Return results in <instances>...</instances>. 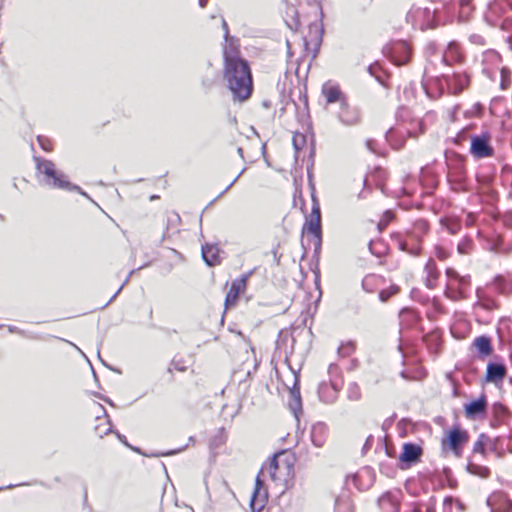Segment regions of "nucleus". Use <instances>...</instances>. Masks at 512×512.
Here are the masks:
<instances>
[{
  "instance_id": "1",
  "label": "nucleus",
  "mask_w": 512,
  "mask_h": 512,
  "mask_svg": "<svg viewBox=\"0 0 512 512\" xmlns=\"http://www.w3.org/2000/svg\"><path fill=\"white\" fill-rule=\"evenodd\" d=\"M223 78L234 100L246 101L253 92V77L249 62L244 59L229 58L224 62Z\"/></svg>"
},
{
  "instance_id": "2",
  "label": "nucleus",
  "mask_w": 512,
  "mask_h": 512,
  "mask_svg": "<svg viewBox=\"0 0 512 512\" xmlns=\"http://www.w3.org/2000/svg\"><path fill=\"white\" fill-rule=\"evenodd\" d=\"M34 160L36 162L38 181L41 185L56 189L78 191L87 197V194L79 186L65 179L64 174L56 169L55 164L51 160L41 157H34Z\"/></svg>"
},
{
  "instance_id": "3",
  "label": "nucleus",
  "mask_w": 512,
  "mask_h": 512,
  "mask_svg": "<svg viewBox=\"0 0 512 512\" xmlns=\"http://www.w3.org/2000/svg\"><path fill=\"white\" fill-rule=\"evenodd\" d=\"M302 233L311 234L315 247V253L321 249L322 230H321V211L317 201L314 200L311 213L306 217Z\"/></svg>"
},
{
  "instance_id": "4",
  "label": "nucleus",
  "mask_w": 512,
  "mask_h": 512,
  "mask_svg": "<svg viewBox=\"0 0 512 512\" xmlns=\"http://www.w3.org/2000/svg\"><path fill=\"white\" fill-rule=\"evenodd\" d=\"M483 249L496 254L508 255L512 253V241H507L504 236L492 233L482 237Z\"/></svg>"
},
{
  "instance_id": "5",
  "label": "nucleus",
  "mask_w": 512,
  "mask_h": 512,
  "mask_svg": "<svg viewBox=\"0 0 512 512\" xmlns=\"http://www.w3.org/2000/svg\"><path fill=\"white\" fill-rule=\"evenodd\" d=\"M470 152L477 159L493 156L494 149L490 144V135L482 133L471 136Z\"/></svg>"
},
{
  "instance_id": "6",
  "label": "nucleus",
  "mask_w": 512,
  "mask_h": 512,
  "mask_svg": "<svg viewBox=\"0 0 512 512\" xmlns=\"http://www.w3.org/2000/svg\"><path fill=\"white\" fill-rule=\"evenodd\" d=\"M415 14L417 17L422 18L424 21L421 24V29L434 28L439 25V23L445 18H448L443 10L438 6H435L434 8H418L415 11Z\"/></svg>"
},
{
  "instance_id": "7",
  "label": "nucleus",
  "mask_w": 512,
  "mask_h": 512,
  "mask_svg": "<svg viewBox=\"0 0 512 512\" xmlns=\"http://www.w3.org/2000/svg\"><path fill=\"white\" fill-rule=\"evenodd\" d=\"M469 435L466 430L461 429L459 426H454L447 434L446 439L443 440V445L448 444L449 448L459 456L462 447L468 442Z\"/></svg>"
},
{
  "instance_id": "8",
  "label": "nucleus",
  "mask_w": 512,
  "mask_h": 512,
  "mask_svg": "<svg viewBox=\"0 0 512 512\" xmlns=\"http://www.w3.org/2000/svg\"><path fill=\"white\" fill-rule=\"evenodd\" d=\"M448 181L452 185V189L455 191L467 190L465 183V169L462 158L458 157L456 163L450 166Z\"/></svg>"
},
{
  "instance_id": "9",
  "label": "nucleus",
  "mask_w": 512,
  "mask_h": 512,
  "mask_svg": "<svg viewBox=\"0 0 512 512\" xmlns=\"http://www.w3.org/2000/svg\"><path fill=\"white\" fill-rule=\"evenodd\" d=\"M284 454V452L274 454L271 457L269 463L267 465L262 466L265 467V472L267 471L269 473L270 478L275 482L282 480L281 474L283 470L287 471V473H289L291 470V465L289 462H285L282 464L280 463L279 459Z\"/></svg>"
},
{
  "instance_id": "10",
  "label": "nucleus",
  "mask_w": 512,
  "mask_h": 512,
  "mask_svg": "<svg viewBox=\"0 0 512 512\" xmlns=\"http://www.w3.org/2000/svg\"><path fill=\"white\" fill-rule=\"evenodd\" d=\"M389 50L390 59L397 66L407 64L411 58V49L404 41L394 43Z\"/></svg>"
},
{
  "instance_id": "11",
  "label": "nucleus",
  "mask_w": 512,
  "mask_h": 512,
  "mask_svg": "<svg viewBox=\"0 0 512 512\" xmlns=\"http://www.w3.org/2000/svg\"><path fill=\"white\" fill-rule=\"evenodd\" d=\"M443 79L449 90L455 95L460 94L470 82V77L465 72H454L452 75H443Z\"/></svg>"
},
{
  "instance_id": "12",
  "label": "nucleus",
  "mask_w": 512,
  "mask_h": 512,
  "mask_svg": "<svg viewBox=\"0 0 512 512\" xmlns=\"http://www.w3.org/2000/svg\"><path fill=\"white\" fill-rule=\"evenodd\" d=\"M338 120L346 125L352 126L360 122V112L356 107H351L348 100L339 105V111L336 114Z\"/></svg>"
},
{
  "instance_id": "13",
  "label": "nucleus",
  "mask_w": 512,
  "mask_h": 512,
  "mask_svg": "<svg viewBox=\"0 0 512 512\" xmlns=\"http://www.w3.org/2000/svg\"><path fill=\"white\" fill-rule=\"evenodd\" d=\"M487 505L491 508L492 512L512 511V500L509 499L506 493L501 491L492 493L487 499Z\"/></svg>"
},
{
  "instance_id": "14",
  "label": "nucleus",
  "mask_w": 512,
  "mask_h": 512,
  "mask_svg": "<svg viewBox=\"0 0 512 512\" xmlns=\"http://www.w3.org/2000/svg\"><path fill=\"white\" fill-rule=\"evenodd\" d=\"M321 93L325 97L327 104L338 103L340 105L347 100L340 86L332 81H327L322 85Z\"/></svg>"
},
{
  "instance_id": "15",
  "label": "nucleus",
  "mask_w": 512,
  "mask_h": 512,
  "mask_svg": "<svg viewBox=\"0 0 512 512\" xmlns=\"http://www.w3.org/2000/svg\"><path fill=\"white\" fill-rule=\"evenodd\" d=\"M422 453L423 450L420 445L408 442L403 445L399 460L403 465L411 466L420 460Z\"/></svg>"
},
{
  "instance_id": "16",
  "label": "nucleus",
  "mask_w": 512,
  "mask_h": 512,
  "mask_svg": "<svg viewBox=\"0 0 512 512\" xmlns=\"http://www.w3.org/2000/svg\"><path fill=\"white\" fill-rule=\"evenodd\" d=\"M252 272L248 274H244L241 277L233 280L230 290L227 292L225 298V306L226 308L234 305L239 297L241 291H243L246 287L248 278L250 277Z\"/></svg>"
},
{
  "instance_id": "17",
  "label": "nucleus",
  "mask_w": 512,
  "mask_h": 512,
  "mask_svg": "<svg viewBox=\"0 0 512 512\" xmlns=\"http://www.w3.org/2000/svg\"><path fill=\"white\" fill-rule=\"evenodd\" d=\"M374 479L375 474L370 467H364L352 476L353 483L358 490L369 489L373 485Z\"/></svg>"
},
{
  "instance_id": "18",
  "label": "nucleus",
  "mask_w": 512,
  "mask_h": 512,
  "mask_svg": "<svg viewBox=\"0 0 512 512\" xmlns=\"http://www.w3.org/2000/svg\"><path fill=\"white\" fill-rule=\"evenodd\" d=\"M289 394V408L291 409L295 417L298 418V414L302 412V400L298 376H295L294 384L289 389Z\"/></svg>"
},
{
  "instance_id": "19",
  "label": "nucleus",
  "mask_w": 512,
  "mask_h": 512,
  "mask_svg": "<svg viewBox=\"0 0 512 512\" xmlns=\"http://www.w3.org/2000/svg\"><path fill=\"white\" fill-rule=\"evenodd\" d=\"M330 384L331 386L326 383H322L318 388L319 398L325 403H333L336 400L337 393L340 389L338 383L332 379H330Z\"/></svg>"
},
{
  "instance_id": "20",
  "label": "nucleus",
  "mask_w": 512,
  "mask_h": 512,
  "mask_svg": "<svg viewBox=\"0 0 512 512\" xmlns=\"http://www.w3.org/2000/svg\"><path fill=\"white\" fill-rule=\"evenodd\" d=\"M487 408V400L485 395H482L476 400L465 404V413L468 418L475 419L483 414Z\"/></svg>"
},
{
  "instance_id": "21",
  "label": "nucleus",
  "mask_w": 512,
  "mask_h": 512,
  "mask_svg": "<svg viewBox=\"0 0 512 512\" xmlns=\"http://www.w3.org/2000/svg\"><path fill=\"white\" fill-rule=\"evenodd\" d=\"M229 39H224L225 44L223 46V60L226 62L229 58L232 59H241L240 56V44L239 40L234 37L230 36Z\"/></svg>"
},
{
  "instance_id": "22",
  "label": "nucleus",
  "mask_w": 512,
  "mask_h": 512,
  "mask_svg": "<svg viewBox=\"0 0 512 512\" xmlns=\"http://www.w3.org/2000/svg\"><path fill=\"white\" fill-rule=\"evenodd\" d=\"M506 376V367L502 363L489 362L486 370V381L496 383Z\"/></svg>"
},
{
  "instance_id": "23",
  "label": "nucleus",
  "mask_w": 512,
  "mask_h": 512,
  "mask_svg": "<svg viewBox=\"0 0 512 512\" xmlns=\"http://www.w3.org/2000/svg\"><path fill=\"white\" fill-rule=\"evenodd\" d=\"M268 501V491L267 489H254V492L251 496L250 507L252 512H261L266 506Z\"/></svg>"
},
{
  "instance_id": "24",
  "label": "nucleus",
  "mask_w": 512,
  "mask_h": 512,
  "mask_svg": "<svg viewBox=\"0 0 512 512\" xmlns=\"http://www.w3.org/2000/svg\"><path fill=\"white\" fill-rule=\"evenodd\" d=\"M429 224L424 219H418L413 223L411 230L407 231V235L415 239L416 244L421 246L423 236L428 232Z\"/></svg>"
},
{
  "instance_id": "25",
  "label": "nucleus",
  "mask_w": 512,
  "mask_h": 512,
  "mask_svg": "<svg viewBox=\"0 0 512 512\" xmlns=\"http://www.w3.org/2000/svg\"><path fill=\"white\" fill-rule=\"evenodd\" d=\"M378 502L381 508L387 512L399 511L400 503L397 497V493L386 492L379 498Z\"/></svg>"
},
{
  "instance_id": "26",
  "label": "nucleus",
  "mask_w": 512,
  "mask_h": 512,
  "mask_svg": "<svg viewBox=\"0 0 512 512\" xmlns=\"http://www.w3.org/2000/svg\"><path fill=\"white\" fill-rule=\"evenodd\" d=\"M485 20L491 26L500 27L504 31H512V17H505L502 19L496 13H493V15L490 16L489 7L485 14Z\"/></svg>"
},
{
  "instance_id": "27",
  "label": "nucleus",
  "mask_w": 512,
  "mask_h": 512,
  "mask_svg": "<svg viewBox=\"0 0 512 512\" xmlns=\"http://www.w3.org/2000/svg\"><path fill=\"white\" fill-rule=\"evenodd\" d=\"M456 14L459 21H467L475 10L473 0H457L455 1Z\"/></svg>"
},
{
  "instance_id": "28",
  "label": "nucleus",
  "mask_w": 512,
  "mask_h": 512,
  "mask_svg": "<svg viewBox=\"0 0 512 512\" xmlns=\"http://www.w3.org/2000/svg\"><path fill=\"white\" fill-rule=\"evenodd\" d=\"M423 341L430 353L437 355L440 352L442 338L437 331H432L423 337Z\"/></svg>"
},
{
  "instance_id": "29",
  "label": "nucleus",
  "mask_w": 512,
  "mask_h": 512,
  "mask_svg": "<svg viewBox=\"0 0 512 512\" xmlns=\"http://www.w3.org/2000/svg\"><path fill=\"white\" fill-rule=\"evenodd\" d=\"M392 239L396 241L398 248L412 256H418L421 253V246L418 244L410 245L409 241L404 239L401 234L397 233L392 236Z\"/></svg>"
},
{
  "instance_id": "30",
  "label": "nucleus",
  "mask_w": 512,
  "mask_h": 512,
  "mask_svg": "<svg viewBox=\"0 0 512 512\" xmlns=\"http://www.w3.org/2000/svg\"><path fill=\"white\" fill-rule=\"evenodd\" d=\"M202 258L208 266H215L219 261V249L215 245L205 244L202 246Z\"/></svg>"
},
{
  "instance_id": "31",
  "label": "nucleus",
  "mask_w": 512,
  "mask_h": 512,
  "mask_svg": "<svg viewBox=\"0 0 512 512\" xmlns=\"http://www.w3.org/2000/svg\"><path fill=\"white\" fill-rule=\"evenodd\" d=\"M490 449L497 457H502L505 449L512 453V437L509 438H495L490 445Z\"/></svg>"
},
{
  "instance_id": "32",
  "label": "nucleus",
  "mask_w": 512,
  "mask_h": 512,
  "mask_svg": "<svg viewBox=\"0 0 512 512\" xmlns=\"http://www.w3.org/2000/svg\"><path fill=\"white\" fill-rule=\"evenodd\" d=\"M425 272L427 274L425 285L429 289H433L436 285V281L439 277V271L436 267V263L433 259H429L425 265Z\"/></svg>"
},
{
  "instance_id": "33",
  "label": "nucleus",
  "mask_w": 512,
  "mask_h": 512,
  "mask_svg": "<svg viewBox=\"0 0 512 512\" xmlns=\"http://www.w3.org/2000/svg\"><path fill=\"white\" fill-rule=\"evenodd\" d=\"M473 345L482 357L489 356L493 351L491 338L486 335L476 337L473 341Z\"/></svg>"
},
{
  "instance_id": "34",
  "label": "nucleus",
  "mask_w": 512,
  "mask_h": 512,
  "mask_svg": "<svg viewBox=\"0 0 512 512\" xmlns=\"http://www.w3.org/2000/svg\"><path fill=\"white\" fill-rule=\"evenodd\" d=\"M326 426L323 423H317L311 429V441L314 446L322 447L325 442Z\"/></svg>"
},
{
  "instance_id": "35",
  "label": "nucleus",
  "mask_w": 512,
  "mask_h": 512,
  "mask_svg": "<svg viewBox=\"0 0 512 512\" xmlns=\"http://www.w3.org/2000/svg\"><path fill=\"white\" fill-rule=\"evenodd\" d=\"M492 285L500 294H509L512 291V282L504 278L502 275H497L494 278Z\"/></svg>"
},
{
  "instance_id": "36",
  "label": "nucleus",
  "mask_w": 512,
  "mask_h": 512,
  "mask_svg": "<svg viewBox=\"0 0 512 512\" xmlns=\"http://www.w3.org/2000/svg\"><path fill=\"white\" fill-rule=\"evenodd\" d=\"M432 3L438 4L447 17H455L456 5L455 0H430Z\"/></svg>"
},
{
  "instance_id": "37",
  "label": "nucleus",
  "mask_w": 512,
  "mask_h": 512,
  "mask_svg": "<svg viewBox=\"0 0 512 512\" xmlns=\"http://www.w3.org/2000/svg\"><path fill=\"white\" fill-rule=\"evenodd\" d=\"M467 471L472 474L479 476L481 478H487L490 476V469L486 466H481L475 463H469L467 465Z\"/></svg>"
},
{
  "instance_id": "38",
  "label": "nucleus",
  "mask_w": 512,
  "mask_h": 512,
  "mask_svg": "<svg viewBox=\"0 0 512 512\" xmlns=\"http://www.w3.org/2000/svg\"><path fill=\"white\" fill-rule=\"evenodd\" d=\"M385 139L391 145V147L395 150H399L404 147L405 140L403 138H396L393 128H390L385 133Z\"/></svg>"
},
{
  "instance_id": "39",
  "label": "nucleus",
  "mask_w": 512,
  "mask_h": 512,
  "mask_svg": "<svg viewBox=\"0 0 512 512\" xmlns=\"http://www.w3.org/2000/svg\"><path fill=\"white\" fill-rule=\"evenodd\" d=\"M492 414L495 420L500 423L507 417L508 410L502 403L496 402L492 405Z\"/></svg>"
},
{
  "instance_id": "40",
  "label": "nucleus",
  "mask_w": 512,
  "mask_h": 512,
  "mask_svg": "<svg viewBox=\"0 0 512 512\" xmlns=\"http://www.w3.org/2000/svg\"><path fill=\"white\" fill-rule=\"evenodd\" d=\"M511 1L509 0H503V1H494L489 4L490 8V16L493 15V13H496L498 16L502 18L506 11V6H509V3Z\"/></svg>"
},
{
  "instance_id": "41",
  "label": "nucleus",
  "mask_w": 512,
  "mask_h": 512,
  "mask_svg": "<svg viewBox=\"0 0 512 512\" xmlns=\"http://www.w3.org/2000/svg\"><path fill=\"white\" fill-rule=\"evenodd\" d=\"M473 250V240L469 236H465L460 240L457 245V251L459 254L467 255Z\"/></svg>"
},
{
  "instance_id": "42",
  "label": "nucleus",
  "mask_w": 512,
  "mask_h": 512,
  "mask_svg": "<svg viewBox=\"0 0 512 512\" xmlns=\"http://www.w3.org/2000/svg\"><path fill=\"white\" fill-rule=\"evenodd\" d=\"M334 510L335 512H353L349 499L344 497L336 498Z\"/></svg>"
},
{
  "instance_id": "43",
  "label": "nucleus",
  "mask_w": 512,
  "mask_h": 512,
  "mask_svg": "<svg viewBox=\"0 0 512 512\" xmlns=\"http://www.w3.org/2000/svg\"><path fill=\"white\" fill-rule=\"evenodd\" d=\"M367 70L380 84L385 85L384 73L378 63L369 65Z\"/></svg>"
},
{
  "instance_id": "44",
  "label": "nucleus",
  "mask_w": 512,
  "mask_h": 512,
  "mask_svg": "<svg viewBox=\"0 0 512 512\" xmlns=\"http://www.w3.org/2000/svg\"><path fill=\"white\" fill-rule=\"evenodd\" d=\"M347 397L351 401H358L361 398V390L357 383H350L347 389Z\"/></svg>"
},
{
  "instance_id": "45",
  "label": "nucleus",
  "mask_w": 512,
  "mask_h": 512,
  "mask_svg": "<svg viewBox=\"0 0 512 512\" xmlns=\"http://www.w3.org/2000/svg\"><path fill=\"white\" fill-rule=\"evenodd\" d=\"M489 441L490 439L488 436H486L485 434H481L478 440L474 443L473 452L485 454V445Z\"/></svg>"
},
{
  "instance_id": "46",
  "label": "nucleus",
  "mask_w": 512,
  "mask_h": 512,
  "mask_svg": "<svg viewBox=\"0 0 512 512\" xmlns=\"http://www.w3.org/2000/svg\"><path fill=\"white\" fill-rule=\"evenodd\" d=\"M399 292V288L397 286H391L388 289H383L379 292V299L382 302H386L390 297L397 294Z\"/></svg>"
},
{
  "instance_id": "47",
  "label": "nucleus",
  "mask_w": 512,
  "mask_h": 512,
  "mask_svg": "<svg viewBox=\"0 0 512 512\" xmlns=\"http://www.w3.org/2000/svg\"><path fill=\"white\" fill-rule=\"evenodd\" d=\"M445 296L451 300H459L464 297L463 291L461 290V288L453 289L450 287L446 288Z\"/></svg>"
},
{
  "instance_id": "48",
  "label": "nucleus",
  "mask_w": 512,
  "mask_h": 512,
  "mask_svg": "<svg viewBox=\"0 0 512 512\" xmlns=\"http://www.w3.org/2000/svg\"><path fill=\"white\" fill-rule=\"evenodd\" d=\"M393 219L394 213L391 210H386L378 223L379 228H385Z\"/></svg>"
},
{
  "instance_id": "49",
  "label": "nucleus",
  "mask_w": 512,
  "mask_h": 512,
  "mask_svg": "<svg viewBox=\"0 0 512 512\" xmlns=\"http://www.w3.org/2000/svg\"><path fill=\"white\" fill-rule=\"evenodd\" d=\"M37 141L44 151L49 152L52 150V143L46 136L38 135Z\"/></svg>"
},
{
  "instance_id": "50",
  "label": "nucleus",
  "mask_w": 512,
  "mask_h": 512,
  "mask_svg": "<svg viewBox=\"0 0 512 512\" xmlns=\"http://www.w3.org/2000/svg\"><path fill=\"white\" fill-rule=\"evenodd\" d=\"M477 296L481 302V305L487 309V310H492L494 308H496V303L494 300L490 299V298H485L483 299L481 296H480V289H477Z\"/></svg>"
},
{
  "instance_id": "51",
  "label": "nucleus",
  "mask_w": 512,
  "mask_h": 512,
  "mask_svg": "<svg viewBox=\"0 0 512 512\" xmlns=\"http://www.w3.org/2000/svg\"><path fill=\"white\" fill-rule=\"evenodd\" d=\"M510 85V70L508 68L501 69V88L506 89Z\"/></svg>"
},
{
  "instance_id": "52",
  "label": "nucleus",
  "mask_w": 512,
  "mask_h": 512,
  "mask_svg": "<svg viewBox=\"0 0 512 512\" xmlns=\"http://www.w3.org/2000/svg\"><path fill=\"white\" fill-rule=\"evenodd\" d=\"M435 251V256L439 259V260H446L449 256H450V253L449 251L444 248L443 246H440V245H437L434 249Z\"/></svg>"
},
{
  "instance_id": "53",
  "label": "nucleus",
  "mask_w": 512,
  "mask_h": 512,
  "mask_svg": "<svg viewBox=\"0 0 512 512\" xmlns=\"http://www.w3.org/2000/svg\"><path fill=\"white\" fill-rule=\"evenodd\" d=\"M265 476V467H262L255 480V489H266L264 487V480L262 477Z\"/></svg>"
},
{
  "instance_id": "54",
  "label": "nucleus",
  "mask_w": 512,
  "mask_h": 512,
  "mask_svg": "<svg viewBox=\"0 0 512 512\" xmlns=\"http://www.w3.org/2000/svg\"><path fill=\"white\" fill-rule=\"evenodd\" d=\"M115 434H116L117 438H118V439H119V440H120V441H121L125 446H127L128 448H130L131 450H133V451H135V452H137V453H141V451H140V449H139V448H137V447H133L132 445H130V444L128 443L127 438H126L124 435L120 434L118 431H116V432H115Z\"/></svg>"
},
{
  "instance_id": "55",
  "label": "nucleus",
  "mask_w": 512,
  "mask_h": 512,
  "mask_svg": "<svg viewBox=\"0 0 512 512\" xmlns=\"http://www.w3.org/2000/svg\"><path fill=\"white\" fill-rule=\"evenodd\" d=\"M305 142V137L303 135H294L293 137V146L295 148V150H300L301 149V144H303Z\"/></svg>"
},
{
  "instance_id": "56",
  "label": "nucleus",
  "mask_w": 512,
  "mask_h": 512,
  "mask_svg": "<svg viewBox=\"0 0 512 512\" xmlns=\"http://www.w3.org/2000/svg\"><path fill=\"white\" fill-rule=\"evenodd\" d=\"M136 271V269H133L132 271H130L129 275L127 276V278L125 279V281L123 282V284L119 287V289L116 291V293L111 297V299L108 301L107 305L109 303H111L116 297L117 295L121 292V290L123 289V287L128 283L129 279H130V276L132 274H134Z\"/></svg>"
},
{
  "instance_id": "57",
  "label": "nucleus",
  "mask_w": 512,
  "mask_h": 512,
  "mask_svg": "<svg viewBox=\"0 0 512 512\" xmlns=\"http://www.w3.org/2000/svg\"><path fill=\"white\" fill-rule=\"evenodd\" d=\"M448 232L450 234H456L458 233V231L460 230L461 228V225L459 222H450L447 226H446Z\"/></svg>"
},
{
  "instance_id": "58",
  "label": "nucleus",
  "mask_w": 512,
  "mask_h": 512,
  "mask_svg": "<svg viewBox=\"0 0 512 512\" xmlns=\"http://www.w3.org/2000/svg\"><path fill=\"white\" fill-rule=\"evenodd\" d=\"M469 39H470V41L472 43L477 44V45H484L485 44L484 38L481 35H478V34H472Z\"/></svg>"
},
{
  "instance_id": "59",
  "label": "nucleus",
  "mask_w": 512,
  "mask_h": 512,
  "mask_svg": "<svg viewBox=\"0 0 512 512\" xmlns=\"http://www.w3.org/2000/svg\"><path fill=\"white\" fill-rule=\"evenodd\" d=\"M458 281H459V288H461V290L463 291V288L467 285H469L470 283V276H459L458 278Z\"/></svg>"
},
{
  "instance_id": "60",
  "label": "nucleus",
  "mask_w": 512,
  "mask_h": 512,
  "mask_svg": "<svg viewBox=\"0 0 512 512\" xmlns=\"http://www.w3.org/2000/svg\"><path fill=\"white\" fill-rule=\"evenodd\" d=\"M366 146H367V148H368L371 152H373V153L377 154V149H376L377 142H376L375 140H373V139H369V140H367V141H366Z\"/></svg>"
},
{
  "instance_id": "61",
  "label": "nucleus",
  "mask_w": 512,
  "mask_h": 512,
  "mask_svg": "<svg viewBox=\"0 0 512 512\" xmlns=\"http://www.w3.org/2000/svg\"><path fill=\"white\" fill-rule=\"evenodd\" d=\"M339 372H340V369L336 364L329 365L328 373L331 377L338 375Z\"/></svg>"
},
{
  "instance_id": "62",
  "label": "nucleus",
  "mask_w": 512,
  "mask_h": 512,
  "mask_svg": "<svg viewBox=\"0 0 512 512\" xmlns=\"http://www.w3.org/2000/svg\"><path fill=\"white\" fill-rule=\"evenodd\" d=\"M446 275L450 279H457V280H458V278L460 276L458 274V272L455 269H453V268H447L446 269Z\"/></svg>"
},
{
  "instance_id": "63",
  "label": "nucleus",
  "mask_w": 512,
  "mask_h": 512,
  "mask_svg": "<svg viewBox=\"0 0 512 512\" xmlns=\"http://www.w3.org/2000/svg\"><path fill=\"white\" fill-rule=\"evenodd\" d=\"M187 446H188V445H185V446H183V447H181V448H179V449L171 450V451H168V452H166V453L153 454V456H169V455H174V454H176V453H179V452H181V451L185 450Z\"/></svg>"
},
{
  "instance_id": "64",
  "label": "nucleus",
  "mask_w": 512,
  "mask_h": 512,
  "mask_svg": "<svg viewBox=\"0 0 512 512\" xmlns=\"http://www.w3.org/2000/svg\"><path fill=\"white\" fill-rule=\"evenodd\" d=\"M222 29L224 31V39H229L228 37H230L231 35L229 34V27H228V24L226 22V20L224 18H222Z\"/></svg>"
}]
</instances>
